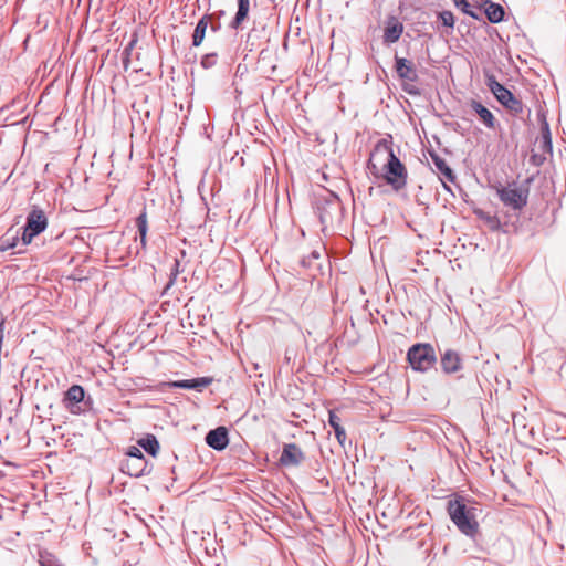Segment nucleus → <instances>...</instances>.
<instances>
[{
  "label": "nucleus",
  "mask_w": 566,
  "mask_h": 566,
  "mask_svg": "<svg viewBox=\"0 0 566 566\" xmlns=\"http://www.w3.org/2000/svg\"><path fill=\"white\" fill-rule=\"evenodd\" d=\"M376 161H386L384 169L386 171L385 179L387 184L396 190L402 189L407 184V169L395 155L392 148L387 140H380L370 154L369 168L376 169Z\"/></svg>",
  "instance_id": "1"
},
{
  "label": "nucleus",
  "mask_w": 566,
  "mask_h": 566,
  "mask_svg": "<svg viewBox=\"0 0 566 566\" xmlns=\"http://www.w3.org/2000/svg\"><path fill=\"white\" fill-rule=\"evenodd\" d=\"M448 513L461 533L470 537L475 536L479 528L475 507H469L462 501L454 500L449 502Z\"/></svg>",
  "instance_id": "2"
},
{
  "label": "nucleus",
  "mask_w": 566,
  "mask_h": 566,
  "mask_svg": "<svg viewBox=\"0 0 566 566\" xmlns=\"http://www.w3.org/2000/svg\"><path fill=\"white\" fill-rule=\"evenodd\" d=\"M485 84L491 93L494 95L496 101L509 109L512 114H521L523 112V103L521 99L514 96V94L499 83L495 76L491 73H485Z\"/></svg>",
  "instance_id": "3"
},
{
  "label": "nucleus",
  "mask_w": 566,
  "mask_h": 566,
  "mask_svg": "<svg viewBox=\"0 0 566 566\" xmlns=\"http://www.w3.org/2000/svg\"><path fill=\"white\" fill-rule=\"evenodd\" d=\"M407 359L413 370L424 373L433 367L437 356L430 344H416L409 348Z\"/></svg>",
  "instance_id": "4"
},
{
  "label": "nucleus",
  "mask_w": 566,
  "mask_h": 566,
  "mask_svg": "<svg viewBox=\"0 0 566 566\" xmlns=\"http://www.w3.org/2000/svg\"><path fill=\"white\" fill-rule=\"evenodd\" d=\"M46 226L48 220L44 212L34 207L27 217V222L21 238L23 244H30L34 237L46 229Z\"/></svg>",
  "instance_id": "5"
},
{
  "label": "nucleus",
  "mask_w": 566,
  "mask_h": 566,
  "mask_svg": "<svg viewBox=\"0 0 566 566\" xmlns=\"http://www.w3.org/2000/svg\"><path fill=\"white\" fill-rule=\"evenodd\" d=\"M497 195L504 206L513 210H522L527 203L528 190L510 185L499 188Z\"/></svg>",
  "instance_id": "6"
},
{
  "label": "nucleus",
  "mask_w": 566,
  "mask_h": 566,
  "mask_svg": "<svg viewBox=\"0 0 566 566\" xmlns=\"http://www.w3.org/2000/svg\"><path fill=\"white\" fill-rule=\"evenodd\" d=\"M85 396L83 387L78 385L71 386L64 396V406L65 408L73 415H78L81 412L80 402L83 401Z\"/></svg>",
  "instance_id": "7"
},
{
  "label": "nucleus",
  "mask_w": 566,
  "mask_h": 566,
  "mask_svg": "<svg viewBox=\"0 0 566 566\" xmlns=\"http://www.w3.org/2000/svg\"><path fill=\"white\" fill-rule=\"evenodd\" d=\"M305 459L303 451L295 443H287L283 447L280 462L283 465H298Z\"/></svg>",
  "instance_id": "8"
},
{
  "label": "nucleus",
  "mask_w": 566,
  "mask_h": 566,
  "mask_svg": "<svg viewBox=\"0 0 566 566\" xmlns=\"http://www.w3.org/2000/svg\"><path fill=\"white\" fill-rule=\"evenodd\" d=\"M206 443L218 451L226 449L229 443L228 430L224 427L210 430L206 436Z\"/></svg>",
  "instance_id": "9"
},
{
  "label": "nucleus",
  "mask_w": 566,
  "mask_h": 566,
  "mask_svg": "<svg viewBox=\"0 0 566 566\" xmlns=\"http://www.w3.org/2000/svg\"><path fill=\"white\" fill-rule=\"evenodd\" d=\"M440 364L446 374H454L462 369V359L459 353L452 349H447L441 355Z\"/></svg>",
  "instance_id": "10"
},
{
  "label": "nucleus",
  "mask_w": 566,
  "mask_h": 566,
  "mask_svg": "<svg viewBox=\"0 0 566 566\" xmlns=\"http://www.w3.org/2000/svg\"><path fill=\"white\" fill-rule=\"evenodd\" d=\"M395 67L398 76L400 78L416 82L418 80V73L416 71V67L413 63L405 57H398L395 59Z\"/></svg>",
  "instance_id": "11"
},
{
  "label": "nucleus",
  "mask_w": 566,
  "mask_h": 566,
  "mask_svg": "<svg viewBox=\"0 0 566 566\" xmlns=\"http://www.w3.org/2000/svg\"><path fill=\"white\" fill-rule=\"evenodd\" d=\"M403 32V24L397 18L390 17L384 30V42L391 44L397 42Z\"/></svg>",
  "instance_id": "12"
},
{
  "label": "nucleus",
  "mask_w": 566,
  "mask_h": 566,
  "mask_svg": "<svg viewBox=\"0 0 566 566\" xmlns=\"http://www.w3.org/2000/svg\"><path fill=\"white\" fill-rule=\"evenodd\" d=\"M211 382H212V378L200 377V378H195V379L169 381V382H167V386L169 388L201 390L202 388L208 387Z\"/></svg>",
  "instance_id": "13"
},
{
  "label": "nucleus",
  "mask_w": 566,
  "mask_h": 566,
  "mask_svg": "<svg viewBox=\"0 0 566 566\" xmlns=\"http://www.w3.org/2000/svg\"><path fill=\"white\" fill-rule=\"evenodd\" d=\"M480 8L484 10L485 15L491 23H499L504 18V8L491 0H482Z\"/></svg>",
  "instance_id": "14"
},
{
  "label": "nucleus",
  "mask_w": 566,
  "mask_h": 566,
  "mask_svg": "<svg viewBox=\"0 0 566 566\" xmlns=\"http://www.w3.org/2000/svg\"><path fill=\"white\" fill-rule=\"evenodd\" d=\"M470 105H471L472 109L476 113V115L479 116L480 120L488 128H495L496 119L490 109H488L484 105H482L480 102L474 101V99L471 102Z\"/></svg>",
  "instance_id": "15"
},
{
  "label": "nucleus",
  "mask_w": 566,
  "mask_h": 566,
  "mask_svg": "<svg viewBox=\"0 0 566 566\" xmlns=\"http://www.w3.org/2000/svg\"><path fill=\"white\" fill-rule=\"evenodd\" d=\"M211 19V15L205 14L197 23L193 34H192V45L199 46L205 40L206 31L208 28V21Z\"/></svg>",
  "instance_id": "16"
},
{
  "label": "nucleus",
  "mask_w": 566,
  "mask_h": 566,
  "mask_svg": "<svg viewBox=\"0 0 566 566\" xmlns=\"http://www.w3.org/2000/svg\"><path fill=\"white\" fill-rule=\"evenodd\" d=\"M431 159L436 169L446 178V180H448L449 182H453L455 176L452 169L446 163V160L436 154H431Z\"/></svg>",
  "instance_id": "17"
},
{
  "label": "nucleus",
  "mask_w": 566,
  "mask_h": 566,
  "mask_svg": "<svg viewBox=\"0 0 566 566\" xmlns=\"http://www.w3.org/2000/svg\"><path fill=\"white\" fill-rule=\"evenodd\" d=\"M250 2L249 0H238V11L234 19L231 22V28L238 29L241 23L247 19L249 13Z\"/></svg>",
  "instance_id": "18"
},
{
  "label": "nucleus",
  "mask_w": 566,
  "mask_h": 566,
  "mask_svg": "<svg viewBox=\"0 0 566 566\" xmlns=\"http://www.w3.org/2000/svg\"><path fill=\"white\" fill-rule=\"evenodd\" d=\"M328 422H329V426L334 429L335 437L338 440V442L340 444H344V442L346 440V431L340 426V418L335 412L329 411Z\"/></svg>",
  "instance_id": "19"
},
{
  "label": "nucleus",
  "mask_w": 566,
  "mask_h": 566,
  "mask_svg": "<svg viewBox=\"0 0 566 566\" xmlns=\"http://www.w3.org/2000/svg\"><path fill=\"white\" fill-rule=\"evenodd\" d=\"M138 444L149 454L155 457L159 451V442L155 436L148 434L138 441Z\"/></svg>",
  "instance_id": "20"
},
{
  "label": "nucleus",
  "mask_w": 566,
  "mask_h": 566,
  "mask_svg": "<svg viewBox=\"0 0 566 566\" xmlns=\"http://www.w3.org/2000/svg\"><path fill=\"white\" fill-rule=\"evenodd\" d=\"M136 226L138 228V233L140 237V244L143 248L146 247L147 241V230H148V222H147V214L145 211H143L136 219Z\"/></svg>",
  "instance_id": "21"
},
{
  "label": "nucleus",
  "mask_w": 566,
  "mask_h": 566,
  "mask_svg": "<svg viewBox=\"0 0 566 566\" xmlns=\"http://www.w3.org/2000/svg\"><path fill=\"white\" fill-rule=\"evenodd\" d=\"M126 454L130 458V460L138 462L139 467L146 465L144 454L138 447H129Z\"/></svg>",
  "instance_id": "22"
},
{
  "label": "nucleus",
  "mask_w": 566,
  "mask_h": 566,
  "mask_svg": "<svg viewBox=\"0 0 566 566\" xmlns=\"http://www.w3.org/2000/svg\"><path fill=\"white\" fill-rule=\"evenodd\" d=\"M438 19L441 21V23L449 28V29H453L454 28V15L451 11H441L438 13Z\"/></svg>",
  "instance_id": "23"
},
{
  "label": "nucleus",
  "mask_w": 566,
  "mask_h": 566,
  "mask_svg": "<svg viewBox=\"0 0 566 566\" xmlns=\"http://www.w3.org/2000/svg\"><path fill=\"white\" fill-rule=\"evenodd\" d=\"M125 467L127 468V473L129 475L138 476L144 471L146 465L139 467L138 462H135L134 460H127Z\"/></svg>",
  "instance_id": "24"
},
{
  "label": "nucleus",
  "mask_w": 566,
  "mask_h": 566,
  "mask_svg": "<svg viewBox=\"0 0 566 566\" xmlns=\"http://www.w3.org/2000/svg\"><path fill=\"white\" fill-rule=\"evenodd\" d=\"M542 138L545 147L551 150L552 149V139H551V132L547 123H544L542 127Z\"/></svg>",
  "instance_id": "25"
},
{
  "label": "nucleus",
  "mask_w": 566,
  "mask_h": 566,
  "mask_svg": "<svg viewBox=\"0 0 566 566\" xmlns=\"http://www.w3.org/2000/svg\"><path fill=\"white\" fill-rule=\"evenodd\" d=\"M18 240V237H13L11 240L9 238L2 239L0 242V251H7L15 248Z\"/></svg>",
  "instance_id": "26"
},
{
  "label": "nucleus",
  "mask_w": 566,
  "mask_h": 566,
  "mask_svg": "<svg viewBox=\"0 0 566 566\" xmlns=\"http://www.w3.org/2000/svg\"><path fill=\"white\" fill-rule=\"evenodd\" d=\"M216 63H217V54H216V53L206 54V55L202 57V60H201V65H202L205 69H210V67H212Z\"/></svg>",
  "instance_id": "27"
},
{
  "label": "nucleus",
  "mask_w": 566,
  "mask_h": 566,
  "mask_svg": "<svg viewBox=\"0 0 566 566\" xmlns=\"http://www.w3.org/2000/svg\"><path fill=\"white\" fill-rule=\"evenodd\" d=\"M179 265H180L179 261L175 260L174 268H172L171 274H170V279H169V282H168L166 289H169L170 286L174 285L175 280L179 273Z\"/></svg>",
  "instance_id": "28"
},
{
  "label": "nucleus",
  "mask_w": 566,
  "mask_h": 566,
  "mask_svg": "<svg viewBox=\"0 0 566 566\" xmlns=\"http://www.w3.org/2000/svg\"><path fill=\"white\" fill-rule=\"evenodd\" d=\"M454 6L460 9L462 12H467V9L470 8V3L468 0H452Z\"/></svg>",
  "instance_id": "29"
},
{
  "label": "nucleus",
  "mask_w": 566,
  "mask_h": 566,
  "mask_svg": "<svg viewBox=\"0 0 566 566\" xmlns=\"http://www.w3.org/2000/svg\"><path fill=\"white\" fill-rule=\"evenodd\" d=\"M481 218L485 219L488 222H490L493 227L497 226L499 224V221L496 220V218L494 217H490V216H486L484 212L482 211H478L476 212Z\"/></svg>",
  "instance_id": "30"
},
{
  "label": "nucleus",
  "mask_w": 566,
  "mask_h": 566,
  "mask_svg": "<svg viewBox=\"0 0 566 566\" xmlns=\"http://www.w3.org/2000/svg\"><path fill=\"white\" fill-rule=\"evenodd\" d=\"M465 14L470 15L471 18L475 19V20H481V15L479 13H476L475 11H473L470 8L467 9V12H464Z\"/></svg>",
  "instance_id": "31"
},
{
  "label": "nucleus",
  "mask_w": 566,
  "mask_h": 566,
  "mask_svg": "<svg viewBox=\"0 0 566 566\" xmlns=\"http://www.w3.org/2000/svg\"><path fill=\"white\" fill-rule=\"evenodd\" d=\"M219 29H220V24L211 25V30H212L213 32H217Z\"/></svg>",
  "instance_id": "32"
},
{
  "label": "nucleus",
  "mask_w": 566,
  "mask_h": 566,
  "mask_svg": "<svg viewBox=\"0 0 566 566\" xmlns=\"http://www.w3.org/2000/svg\"><path fill=\"white\" fill-rule=\"evenodd\" d=\"M312 255H313V258H315V259L319 258V253H318V252H313V253H312Z\"/></svg>",
  "instance_id": "33"
}]
</instances>
